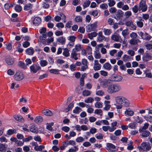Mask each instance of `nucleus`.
<instances>
[{"label": "nucleus", "mask_w": 152, "mask_h": 152, "mask_svg": "<svg viewBox=\"0 0 152 152\" xmlns=\"http://www.w3.org/2000/svg\"><path fill=\"white\" fill-rule=\"evenodd\" d=\"M115 100L116 104L118 105H116L117 109H121L123 106L128 107L130 105V102L129 100L124 96H118L115 97Z\"/></svg>", "instance_id": "f257e3e1"}, {"label": "nucleus", "mask_w": 152, "mask_h": 152, "mask_svg": "<svg viewBox=\"0 0 152 152\" xmlns=\"http://www.w3.org/2000/svg\"><path fill=\"white\" fill-rule=\"evenodd\" d=\"M121 89V86L119 84H112L107 88V91L110 94H113L119 92Z\"/></svg>", "instance_id": "f03ea898"}, {"label": "nucleus", "mask_w": 152, "mask_h": 152, "mask_svg": "<svg viewBox=\"0 0 152 152\" xmlns=\"http://www.w3.org/2000/svg\"><path fill=\"white\" fill-rule=\"evenodd\" d=\"M151 145L148 142H143L137 148L139 151H149L151 149Z\"/></svg>", "instance_id": "7ed1b4c3"}, {"label": "nucleus", "mask_w": 152, "mask_h": 152, "mask_svg": "<svg viewBox=\"0 0 152 152\" xmlns=\"http://www.w3.org/2000/svg\"><path fill=\"white\" fill-rule=\"evenodd\" d=\"M139 10L142 12L146 11L147 9V6L146 4L145 0H141L139 4Z\"/></svg>", "instance_id": "20e7f679"}, {"label": "nucleus", "mask_w": 152, "mask_h": 152, "mask_svg": "<svg viewBox=\"0 0 152 152\" xmlns=\"http://www.w3.org/2000/svg\"><path fill=\"white\" fill-rule=\"evenodd\" d=\"M24 76L23 73L19 71L16 72L14 76V79L18 81H20L24 78Z\"/></svg>", "instance_id": "39448f33"}, {"label": "nucleus", "mask_w": 152, "mask_h": 152, "mask_svg": "<svg viewBox=\"0 0 152 152\" xmlns=\"http://www.w3.org/2000/svg\"><path fill=\"white\" fill-rule=\"evenodd\" d=\"M97 22H96L93 23L87 26L86 28V31L88 32L94 31L97 28Z\"/></svg>", "instance_id": "423d86ee"}, {"label": "nucleus", "mask_w": 152, "mask_h": 152, "mask_svg": "<svg viewBox=\"0 0 152 152\" xmlns=\"http://www.w3.org/2000/svg\"><path fill=\"white\" fill-rule=\"evenodd\" d=\"M31 72L33 73H37L38 71L40 70L41 67L39 65L37 64H34L30 66Z\"/></svg>", "instance_id": "0eeeda50"}, {"label": "nucleus", "mask_w": 152, "mask_h": 152, "mask_svg": "<svg viewBox=\"0 0 152 152\" xmlns=\"http://www.w3.org/2000/svg\"><path fill=\"white\" fill-rule=\"evenodd\" d=\"M100 83L102 86L104 88H107L111 85L110 80L105 79L102 81Z\"/></svg>", "instance_id": "6e6552de"}, {"label": "nucleus", "mask_w": 152, "mask_h": 152, "mask_svg": "<svg viewBox=\"0 0 152 152\" xmlns=\"http://www.w3.org/2000/svg\"><path fill=\"white\" fill-rule=\"evenodd\" d=\"M125 25L128 27H130V29L132 30H134L136 29V26L134 24L132 20L126 21L125 22Z\"/></svg>", "instance_id": "1a4fd4ad"}, {"label": "nucleus", "mask_w": 152, "mask_h": 152, "mask_svg": "<svg viewBox=\"0 0 152 152\" xmlns=\"http://www.w3.org/2000/svg\"><path fill=\"white\" fill-rule=\"evenodd\" d=\"M139 35L143 39L146 40H149L152 38V37L150 35L145 32L144 34L142 32L140 31L139 33Z\"/></svg>", "instance_id": "9d476101"}, {"label": "nucleus", "mask_w": 152, "mask_h": 152, "mask_svg": "<svg viewBox=\"0 0 152 152\" xmlns=\"http://www.w3.org/2000/svg\"><path fill=\"white\" fill-rule=\"evenodd\" d=\"M111 39L112 40L116 42H120V41H122L121 36L117 34H113L111 36Z\"/></svg>", "instance_id": "9b49d317"}, {"label": "nucleus", "mask_w": 152, "mask_h": 152, "mask_svg": "<svg viewBox=\"0 0 152 152\" xmlns=\"http://www.w3.org/2000/svg\"><path fill=\"white\" fill-rule=\"evenodd\" d=\"M123 79V77L121 75H115L111 76V79L112 80L115 82H120Z\"/></svg>", "instance_id": "f8f14e48"}, {"label": "nucleus", "mask_w": 152, "mask_h": 152, "mask_svg": "<svg viewBox=\"0 0 152 152\" xmlns=\"http://www.w3.org/2000/svg\"><path fill=\"white\" fill-rule=\"evenodd\" d=\"M116 147L113 144L110 143H107V146L106 149L109 152H114L115 149Z\"/></svg>", "instance_id": "ddd939ff"}, {"label": "nucleus", "mask_w": 152, "mask_h": 152, "mask_svg": "<svg viewBox=\"0 0 152 152\" xmlns=\"http://www.w3.org/2000/svg\"><path fill=\"white\" fill-rule=\"evenodd\" d=\"M102 66L99 63L98 60H95L93 66V69L95 71L99 70L101 69Z\"/></svg>", "instance_id": "4468645a"}, {"label": "nucleus", "mask_w": 152, "mask_h": 152, "mask_svg": "<svg viewBox=\"0 0 152 152\" xmlns=\"http://www.w3.org/2000/svg\"><path fill=\"white\" fill-rule=\"evenodd\" d=\"M124 12L121 10H118L115 14L116 16L114 18L117 20H120L123 16Z\"/></svg>", "instance_id": "2eb2a0df"}, {"label": "nucleus", "mask_w": 152, "mask_h": 152, "mask_svg": "<svg viewBox=\"0 0 152 152\" xmlns=\"http://www.w3.org/2000/svg\"><path fill=\"white\" fill-rule=\"evenodd\" d=\"M5 61L6 63L9 65L13 64L15 62L14 58L10 56L7 57L5 59Z\"/></svg>", "instance_id": "dca6fc26"}, {"label": "nucleus", "mask_w": 152, "mask_h": 152, "mask_svg": "<svg viewBox=\"0 0 152 152\" xmlns=\"http://www.w3.org/2000/svg\"><path fill=\"white\" fill-rule=\"evenodd\" d=\"M42 113L44 115L48 116H51L53 115V113L48 109L43 110L42 112Z\"/></svg>", "instance_id": "f3484780"}, {"label": "nucleus", "mask_w": 152, "mask_h": 152, "mask_svg": "<svg viewBox=\"0 0 152 152\" xmlns=\"http://www.w3.org/2000/svg\"><path fill=\"white\" fill-rule=\"evenodd\" d=\"M152 59V57L148 53H146L142 57L143 60L145 62H147Z\"/></svg>", "instance_id": "a211bd4d"}, {"label": "nucleus", "mask_w": 152, "mask_h": 152, "mask_svg": "<svg viewBox=\"0 0 152 152\" xmlns=\"http://www.w3.org/2000/svg\"><path fill=\"white\" fill-rule=\"evenodd\" d=\"M43 119L42 117L41 116H38L35 118L34 122L37 124H39L43 122Z\"/></svg>", "instance_id": "6ab92c4d"}, {"label": "nucleus", "mask_w": 152, "mask_h": 152, "mask_svg": "<svg viewBox=\"0 0 152 152\" xmlns=\"http://www.w3.org/2000/svg\"><path fill=\"white\" fill-rule=\"evenodd\" d=\"M110 102L109 101H105L104 102V104L105 105V107L104 108V110L107 111L109 110L111 105L110 104Z\"/></svg>", "instance_id": "aec40b11"}, {"label": "nucleus", "mask_w": 152, "mask_h": 152, "mask_svg": "<svg viewBox=\"0 0 152 152\" xmlns=\"http://www.w3.org/2000/svg\"><path fill=\"white\" fill-rule=\"evenodd\" d=\"M77 53L74 49H73L71 53V58L76 60L78 59V58L77 57Z\"/></svg>", "instance_id": "412c9836"}, {"label": "nucleus", "mask_w": 152, "mask_h": 152, "mask_svg": "<svg viewBox=\"0 0 152 152\" xmlns=\"http://www.w3.org/2000/svg\"><path fill=\"white\" fill-rule=\"evenodd\" d=\"M13 117L16 121L19 122H23L24 121L23 118L20 115H15L13 116Z\"/></svg>", "instance_id": "4be33fe9"}, {"label": "nucleus", "mask_w": 152, "mask_h": 152, "mask_svg": "<svg viewBox=\"0 0 152 152\" xmlns=\"http://www.w3.org/2000/svg\"><path fill=\"white\" fill-rule=\"evenodd\" d=\"M41 18L39 17H35L33 20V23L36 26L39 25L41 23Z\"/></svg>", "instance_id": "5701e85b"}, {"label": "nucleus", "mask_w": 152, "mask_h": 152, "mask_svg": "<svg viewBox=\"0 0 152 152\" xmlns=\"http://www.w3.org/2000/svg\"><path fill=\"white\" fill-rule=\"evenodd\" d=\"M33 6L31 3H28L25 4L24 7V10L25 11H28L31 10Z\"/></svg>", "instance_id": "b1692460"}, {"label": "nucleus", "mask_w": 152, "mask_h": 152, "mask_svg": "<svg viewBox=\"0 0 152 152\" xmlns=\"http://www.w3.org/2000/svg\"><path fill=\"white\" fill-rule=\"evenodd\" d=\"M57 42L61 43V45H64L65 43L66 39L65 38L61 36L58 38L57 40Z\"/></svg>", "instance_id": "393cba45"}, {"label": "nucleus", "mask_w": 152, "mask_h": 152, "mask_svg": "<svg viewBox=\"0 0 152 152\" xmlns=\"http://www.w3.org/2000/svg\"><path fill=\"white\" fill-rule=\"evenodd\" d=\"M26 52L27 54L30 55H32L34 54V50L33 48L30 47L27 49L26 50Z\"/></svg>", "instance_id": "a878e982"}, {"label": "nucleus", "mask_w": 152, "mask_h": 152, "mask_svg": "<svg viewBox=\"0 0 152 152\" xmlns=\"http://www.w3.org/2000/svg\"><path fill=\"white\" fill-rule=\"evenodd\" d=\"M97 35V33L95 32H93L91 33H88L87 35L88 38L92 39L93 37H96Z\"/></svg>", "instance_id": "bb28decb"}, {"label": "nucleus", "mask_w": 152, "mask_h": 152, "mask_svg": "<svg viewBox=\"0 0 152 152\" xmlns=\"http://www.w3.org/2000/svg\"><path fill=\"white\" fill-rule=\"evenodd\" d=\"M63 143L64 145V144H66L67 146L69 145H76V143L74 140H70V141H66L63 142Z\"/></svg>", "instance_id": "cd10ccee"}, {"label": "nucleus", "mask_w": 152, "mask_h": 152, "mask_svg": "<svg viewBox=\"0 0 152 152\" xmlns=\"http://www.w3.org/2000/svg\"><path fill=\"white\" fill-rule=\"evenodd\" d=\"M31 132L35 133H37L38 132V128L34 126H32L30 128Z\"/></svg>", "instance_id": "c85d7f7f"}, {"label": "nucleus", "mask_w": 152, "mask_h": 152, "mask_svg": "<svg viewBox=\"0 0 152 152\" xmlns=\"http://www.w3.org/2000/svg\"><path fill=\"white\" fill-rule=\"evenodd\" d=\"M64 51L63 53V54L65 57H68L69 56V50L68 49L66 48L63 49Z\"/></svg>", "instance_id": "c756f323"}, {"label": "nucleus", "mask_w": 152, "mask_h": 152, "mask_svg": "<svg viewBox=\"0 0 152 152\" xmlns=\"http://www.w3.org/2000/svg\"><path fill=\"white\" fill-rule=\"evenodd\" d=\"M137 125V123L136 122H133L130 123L129 124L128 126L131 129H135Z\"/></svg>", "instance_id": "7c9ffc66"}, {"label": "nucleus", "mask_w": 152, "mask_h": 152, "mask_svg": "<svg viewBox=\"0 0 152 152\" xmlns=\"http://www.w3.org/2000/svg\"><path fill=\"white\" fill-rule=\"evenodd\" d=\"M103 29L105 35H109L112 32V30L110 29L104 28Z\"/></svg>", "instance_id": "2f4dec72"}, {"label": "nucleus", "mask_w": 152, "mask_h": 152, "mask_svg": "<svg viewBox=\"0 0 152 152\" xmlns=\"http://www.w3.org/2000/svg\"><path fill=\"white\" fill-rule=\"evenodd\" d=\"M103 67L105 69L110 70L112 68L111 64L108 63H107L104 64L103 66Z\"/></svg>", "instance_id": "473e14b6"}, {"label": "nucleus", "mask_w": 152, "mask_h": 152, "mask_svg": "<svg viewBox=\"0 0 152 152\" xmlns=\"http://www.w3.org/2000/svg\"><path fill=\"white\" fill-rule=\"evenodd\" d=\"M82 47L81 45L80 44H77L75 46V48L73 49H74L76 52H78L81 50Z\"/></svg>", "instance_id": "72a5a7b5"}, {"label": "nucleus", "mask_w": 152, "mask_h": 152, "mask_svg": "<svg viewBox=\"0 0 152 152\" xmlns=\"http://www.w3.org/2000/svg\"><path fill=\"white\" fill-rule=\"evenodd\" d=\"M107 39V38H106L104 36H103L98 37L97 38V41L99 42H101L104 40L106 41Z\"/></svg>", "instance_id": "f704fd0d"}, {"label": "nucleus", "mask_w": 152, "mask_h": 152, "mask_svg": "<svg viewBox=\"0 0 152 152\" xmlns=\"http://www.w3.org/2000/svg\"><path fill=\"white\" fill-rule=\"evenodd\" d=\"M82 110L81 108L78 107H76L75 109L73 110V112L74 113L78 114L81 112Z\"/></svg>", "instance_id": "c9c22d12"}, {"label": "nucleus", "mask_w": 152, "mask_h": 152, "mask_svg": "<svg viewBox=\"0 0 152 152\" xmlns=\"http://www.w3.org/2000/svg\"><path fill=\"white\" fill-rule=\"evenodd\" d=\"M143 21V20L141 19L139 21H137L136 22L137 26L140 28L142 27L143 26V23L142 22Z\"/></svg>", "instance_id": "e433bc0d"}, {"label": "nucleus", "mask_w": 152, "mask_h": 152, "mask_svg": "<svg viewBox=\"0 0 152 152\" xmlns=\"http://www.w3.org/2000/svg\"><path fill=\"white\" fill-rule=\"evenodd\" d=\"M18 66L23 69H26V66L25 64L21 61L19 62Z\"/></svg>", "instance_id": "4c0bfd02"}, {"label": "nucleus", "mask_w": 152, "mask_h": 152, "mask_svg": "<svg viewBox=\"0 0 152 152\" xmlns=\"http://www.w3.org/2000/svg\"><path fill=\"white\" fill-rule=\"evenodd\" d=\"M59 70L56 69H52L49 70V71L50 73L55 74H59Z\"/></svg>", "instance_id": "58836bf2"}, {"label": "nucleus", "mask_w": 152, "mask_h": 152, "mask_svg": "<svg viewBox=\"0 0 152 152\" xmlns=\"http://www.w3.org/2000/svg\"><path fill=\"white\" fill-rule=\"evenodd\" d=\"M149 126V124L148 123H145L144 126L142 127L141 129H139V132H142L144 130H145L147 129Z\"/></svg>", "instance_id": "ea45409f"}, {"label": "nucleus", "mask_w": 152, "mask_h": 152, "mask_svg": "<svg viewBox=\"0 0 152 152\" xmlns=\"http://www.w3.org/2000/svg\"><path fill=\"white\" fill-rule=\"evenodd\" d=\"M91 94V91L88 90H84L83 92V95L84 96H89Z\"/></svg>", "instance_id": "a19ab883"}, {"label": "nucleus", "mask_w": 152, "mask_h": 152, "mask_svg": "<svg viewBox=\"0 0 152 152\" xmlns=\"http://www.w3.org/2000/svg\"><path fill=\"white\" fill-rule=\"evenodd\" d=\"M123 53V52L121 50H119L116 54V56L117 57L116 59H119L121 58L122 55Z\"/></svg>", "instance_id": "79ce46f5"}, {"label": "nucleus", "mask_w": 152, "mask_h": 152, "mask_svg": "<svg viewBox=\"0 0 152 152\" xmlns=\"http://www.w3.org/2000/svg\"><path fill=\"white\" fill-rule=\"evenodd\" d=\"M6 147L4 144H0V151L5 152L6 151Z\"/></svg>", "instance_id": "37998d69"}, {"label": "nucleus", "mask_w": 152, "mask_h": 152, "mask_svg": "<svg viewBox=\"0 0 152 152\" xmlns=\"http://www.w3.org/2000/svg\"><path fill=\"white\" fill-rule=\"evenodd\" d=\"M137 40H138V39L137 40L134 39H132L129 41V43L131 45H135L137 44Z\"/></svg>", "instance_id": "c03bdc74"}, {"label": "nucleus", "mask_w": 152, "mask_h": 152, "mask_svg": "<svg viewBox=\"0 0 152 152\" xmlns=\"http://www.w3.org/2000/svg\"><path fill=\"white\" fill-rule=\"evenodd\" d=\"M125 114L129 116H132L134 114V112L132 110H126L125 112Z\"/></svg>", "instance_id": "a18cd8bd"}, {"label": "nucleus", "mask_w": 152, "mask_h": 152, "mask_svg": "<svg viewBox=\"0 0 152 152\" xmlns=\"http://www.w3.org/2000/svg\"><path fill=\"white\" fill-rule=\"evenodd\" d=\"M68 39L70 42H75L76 39V37L74 36H70L68 37Z\"/></svg>", "instance_id": "49530a36"}, {"label": "nucleus", "mask_w": 152, "mask_h": 152, "mask_svg": "<svg viewBox=\"0 0 152 152\" xmlns=\"http://www.w3.org/2000/svg\"><path fill=\"white\" fill-rule=\"evenodd\" d=\"M89 14L91 15H92L94 17L98 16V12L97 10H94L92 12H89Z\"/></svg>", "instance_id": "de8ad7c7"}, {"label": "nucleus", "mask_w": 152, "mask_h": 152, "mask_svg": "<svg viewBox=\"0 0 152 152\" xmlns=\"http://www.w3.org/2000/svg\"><path fill=\"white\" fill-rule=\"evenodd\" d=\"M75 20L77 22H81L82 21V18L80 16H77L75 18Z\"/></svg>", "instance_id": "09e8293b"}, {"label": "nucleus", "mask_w": 152, "mask_h": 152, "mask_svg": "<svg viewBox=\"0 0 152 152\" xmlns=\"http://www.w3.org/2000/svg\"><path fill=\"white\" fill-rule=\"evenodd\" d=\"M96 94L97 96H102L104 94V93L102 90H98L96 92Z\"/></svg>", "instance_id": "8fccbe9b"}, {"label": "nucleus", "mask_w": 152, "mask_h": 152, "mask_svg": "<svg viewBox=\"0 0 152 152\" xmlns=\"http://www.w3.org/2000/svg\"><path fill=\"white\" fill-rule=\"evenodd\" d=\"M150 134V132L148 131H143L142 134V136L143 137H147L149 136Z\"/></svg>", "instance_id": "3c124183"}, {"label": "nucleus", "mask_w": 152, "mask_h": 152, "mask_svg": "<svg viewBox=\"0 0 152 152\" xmlns=\"http://www.w3.org/2000/svg\"><path fill=\"white\" fill-rule=\"evenodd\" d=\"M108 4L110 7H112L115 4V2L114 0H108Z\"/></svg>", "instance_id": "603ef678"}, {"label": "nucleus", "mask_w": 152, "mask_h": 152, "mask_svg": "<svg viewBox=\"0 0 152 152\" xmlns=\"http://www.w3.org/2000/svg\"><path fill=\"white\" fill-rule=\"evenodd\" d=\"M132 15V12L131 11H127L125 13L124 15L126 18H129Z\"/></svg>", "instance_id": "864d4df0"}, {"label": "nucleus", "mask_w": 152, "mask_h": 152, "mask_svg": "<svg viewBox=\"0 0 152 152\" xmlns=\"http://www.w3.org/2000/svg\"><path fill=\"white\" fill-rule=\"evenodd\" d=\"M91 3V1L89 0L85 1L83 4L84 8L88 7L89 6Z\"/></svg>", "instance_id": "5fc2aeb1"}, {"label": "nucleus", "mask_w": 152, "mask_h": 152, "mask_svg": "<svg viewBox=\"0 0 152 152\" xmlns=\"http://www.w3.org/2000/svg\"><path fill=\"white\" fill-rule=\"evenodd\" d=\"M40 64L42 66L44 67L47 65L48 62L46 60H42L40 61Z\"/></svg>", "instance_id": "6e6d98bb"}, {"label": "nucleus", "mask_w": 152, "mask_h": 152, "mask_svg": "<svg viewBox=\"0 0 152 152\" xmlns=\"http://www.w3.org/2000/svg\"><path fill=\"white\" fill-rule=\"evenodd\" d=\"M132 10L134 13H136L137 12L138 10H139V8H138L137 5H135L132 8Z\"/></svg>", "instance_id": "4d7b16f0"}, {"label": "nucleus", "mask_w": 152, "mask_h": 152, "mask_svg": "<svg viewBox=\"0 0 152 152\" xmlns=\"http://www.w3.org/2000/svg\"><path fill=\"white\" fill-rule=\"evenodd\" d=\"M95 107L97 108H101L103 107V105L101 102H97L95 104Z\"/></svg>", "instance_id": "13d9d810"}, {"label": "nucleus", "mask_w": 152, "mask_h": 152, "mask_svg": "<svg viewBox=\"0 0 152 152\" xmlns=\"http://www.w3.org/2000/svg\"><path fill=\"white\" fill-rule=\"evenodd\" d=\"M94 101V99L91 97H88L87 99L85 100V102L86 103H91Z\"/></svg>", "instance_id": "bf43d9fd"}, {"label": "nucleus", "mask_w": 152, "mask_h": 152, "mask_svg": "<svg viewBox=\"0 0 152 152\" xmlns=\"http://www.w3.org/2000/svg\"><path fill=\"white\" fill-rule=\"evenodd\" d=\"M15 9L16 11L19 12L21 11L22 8L20 5H17L15 6Z\"/></svg>", "instance_id": "052dcab7"}, {"label": "nucleus", "mask_w": 152, "mask_h": 152, "mask_svg": "<svg viewBox=\"0 0 152 152\" xmlns=\"http://www.w3.org/2000/svg\"><path fill=\"white\" fill-rule=\"evenodd\" d=\"M94 57L96 59H99L101 57L100 53L98 51L95 52Z\"/></svg>", "instance_id": "680f3d73"}, {"label": "nucleus", "mask_w": 152, "mask_h": 152, "mask_svg": "<svg viewBox=\"0 0 152 152\" xmlns=\"http://www.w3.org/2000/svg\"><path fill=\"white\" fill-rule=\"evenodd\" d=\"M94 113L98 115H100L101 116L102 115V111L101 109H96L95 110Z\"/></svg>", "instance_id": "e2e57ef3"}, {"label": "nucleus", "mask_w": 152, "mask_h": 152, "mask_svg": "<svg viewBox=\"0 0 152 152\" xmlns=\"http://www.w3.org/2000/svg\"><path fill=\"white\" fill-rule=\"evenodd\" d=\"M144 118L147 121L149 122H152V116H145Z\"/></svg>", "instance_id": "0e129e2a"}, {"label": "nucleus", "mask_w": 152, "mask_h": 152, "mask_svg": "<svg viewBox=\"0 0 152 152\" xmlns=\"http://www.w3.org/2000/svg\"><path fill=\"white\" fill-rule=\"evenodd\" d=\"M55 34L57 36H62L63 35V31H56L55 32Z\"/></svg>", "instance_id": "69168bd1"}, {"label": "nucleus", "mask_w": 152, "mask_h": 152, "mask_svg": "<svg viewBox=\"0 0 152 152\" xmlns=\"http://www.w3.org/2000/svg\"><path fill=\"white\" fill-rule=\"evenodd\" d=\"M12 6L13 4L12 3H7L4 6L5 9L6 10H7Z\"/></svg>", "instance_id": "338daca9"}, {"label": "nucleus", "mask_w": 152, "mask_h": 152, "mask_svg": "<svg viewBox=\"0 0 152 152\" xmlns=\"http://www.w3.org/2000/svg\"><path fill=\"white\" fill-rule=\"evenodd\" d=\"M128 29H125L123 30L122 31V34L124 38L126 37V36L128 35Z\"/></svg>", "instance_id": "774afa93"}]
</instances>
